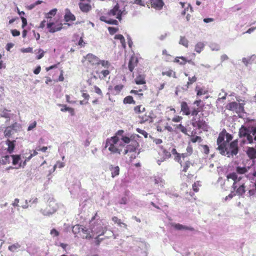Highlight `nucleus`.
I'll return each mask as SVG.
<instances>
[{
    "label": "nucleus",
    "mask_w": 256,
    "mask_h": 256,
    "mask_svg": "<svg viewBox=\"0 0 256 256\" xmlns=\"http://www.w3.org/2000/svg\"><path fill=\"white\" fill-rule=\"evenodd\" d=\"M136 137L139 138L138 135L136 136H131L130 137L127 136H122L121 138V140L124 142L125 144H128L126 147L124 146V152H122L123 155H126L129 152H135L136 149L138 147L139 144L135 140Z\"/></svg>",
    "instance_id": "5"
},
{
    "label": "nucleus",
    "mask_w": 256,
    "mask_h": 256,
    "mask_svg": "<svg viewBox=\"0 0 256 256\" xmlns=\"http://www.w3.org/2000/svg\"><path fill=\"white\" fill-rule=\"evenodd\" d=\"M36 121H34L32 123L30 124L28 128V130L30 131L32 130L34 128L36 127Z\"/></svg>",
    "instance_id": "57"
},
{
    "label": "nucleus",
    "mask_w": 256,
    "mask_h": 256,
    "mask_svg": "<svg viewBox=\"0 0 256 256\" xmlns=\"http://www.w3.org/2000/svg\"><path fill=\"white\" fill-rule=\"evenodd\" d=\"M82 62L91 65H96L99 64V59L98 57L92 54H89L84 57Z\"/></svg>",
    "instance_id": "14"
},
{
    "label": "nucleus",
    "mask_w": 256,
    "mask_h": 256,
    "mask_svg": "<svg viewBox=\"0 0 256 256\" xmlns=\"http://www.w3.org/2000/svg\"><path fill=\"white\" fill-rule=\"evenodd\" d=\"M138 118L140 119V123L142 124L146 122H152V118L150 116V114L148 112L145 114L142 113L139 114Z\"/></svg>",
    "instance_id": "18"
},
{
    "label": "nucleus",
    "mask_w": 256,
    "mask_h": 256,
    "mask_svg": "<svg viewBox=\"0 0 256 256\" xmlns=\"http://www.w3.org/2000/svg\"><path fill=\"white\" fill-rule=\"evenodd\" d=\"M123 102L124 104H135L136 102L134 100L133 97L131 96H128L125 97L123 100Z\"/></svg>",
    "instance_id": "36"
},
{
    "label": "nucleus",
    "mask_w": 256,
    "mask_h": 256,
    "mask_svg": "<svg viewBox=\"0 0 256 256\" xmlns=\"http://www.w3.org/2000/svg\"><path fill=\"white\" fill-rule=\"evenodd\" d=\"M250 128H246L244 126L239 129L238 136L240 138H246V140H243L241 143L244 144L246 143L252 144L253 138L252 135L250 134Z\"/></svg>",
    "instance_id": "7"
},
{
    "label": "nucleus",
    "mask_w": 256,
    "mask_h": 256,
    "mask_svg": "<svg viewBox=\"0 0 256 256\" xmlns=\"http://www.w3.org/2000/svg\"><path fill=\"white\" fill-rule=\"evenodd\" d=\"M106 230V228L103 227L100 224H97L92 228L90 232L89 231L88 232L87 230L82 228V234L81 235V236L83 238L89 239L94 236V234H98V236H102L104 234Z\"/></svg>",
    "instance_id": "6"
},
{
    "label": "nucleus",
    "mask_w": 256,
    "mask_h": 256,
    "mask_svg": "<svg viewBox=\"0 0 256 256\" xmlns=\"http://www.w3.org/2000/svg\"><path fill=\"white\" fill-rule=\"evenodd\" d=\"M82 96L83 98H84V100L82 101L81 100V104H87L90 98V96L87 94L83 93Z\"/></svg>",
    "instance_id": "52"
},
{
    "label": "nucleus",
    "mask_w": 256,
    "mask_h": 256,
    "mask_svg": "<svg viewBox=\"0 0 256 256\" xmlns=\"http://www.w3.org/2000/svg\"><path fill=\"white\" fill-rule=\"evenodd\" d=\"M191 60H187L186 58L184 56H179L175 58L174 62L179 63L181 65H184L187 62H190Z\"/></svg>",
    "instance_id": "32"
},
{
    "label": "nucleus",
    "mask_w": 256,
    "mask_h": 256,
    "mask_svg": "<svg viewBox=\"0 0 256 256\" xmlns=\"http://www.w3.org/2000/svg\"><path fill=\"white\" fill-rule=\"evenodd\" d=\"M125 144L124 142L116 136H112L106 140L105 148H108L111 154L120 155L124 152Z\"/></svg>",
    "instance_id": "1"
},
{
    "label": "nucleus",
    "mask_w": 256,
    "mask_h": 256,
    "mask_svg": "<svg viewBox=\"0 0 256 256\" xmlns=\"http://www.w3.org/2000/svg\"><path fill=\"white\" fill-rule=\"evenodd\" d=\"M21 128V125L16 122L12 125L7 126L4 132L6 136L10 137L14 133L20 130Z\"/></svg>",
    "instance_id": "12"
},
{
    "label": "nucleus",
    "mask_w": 256,
    "mask_h": 256,
    "mask_svg": "<svg viewBox=\"0 0 256 256\" xmlns=\"http://www.w3.org/2000/svg\"><path fill=\"white\" fill-rule=\"evenodd\" d=\"M188 80L186 85L187 88H188L190 85L192 84L197 80V78L195 76H194L192 78L189 77Z\"/></svg>",
    "instance_id": "44"
},
{
    "label": "nucleus",
    "mask_w": 256,
    "mask_h": 256,
    "mask_svg": "<svg viewBox=\"0 0 256 256\" xmlns=\"http://www.w3.org/2000/svg\"><path fill=\"white\" fill-rule=\"evenodd\" d=\"M138 63V59L132 56L129 60L128 64V70L130 72H132L134 68L137 66Z\"/></svg>",
    "instance_id": "21"
},
{
    "label": "nucleus",
    "mask_w": 256,
    "mask_h": 256,
    "mask_svg": "<svg viewBox=\"0 0 256 256\" xmlns=\"http://www.w3.org/2000/svg\"><path fill=\"white\" fill-rule=\"evenodd\" d=\"M226 108L238 114H242L244 112V104L236 102L228 103L226 106Z\"/></svg>",
    "instance_id": "10"
},
{
    "label": "nucleus",
    "mask_w": 256,
    "mask_h": 256,
    "mask_svg": "<svg viewBox=\"0 0 256 256\" xmlns=\"http://www.w3.org/2000/svg\"><path fill=\"white\" fill-rule=\"evenodd\" d=\"M254 189L250 190L248 194L250 196H256V180L254 184Z\"/></svg>",
    "instance_id": "53"
},
{
    "label": "nucleus",
    "mask_w": 256,
    "mask_h": 256,
    "mask_svg": "<svg viewBox=\"0 0 256 256\" xmlns=\"http://www.w3.org/2000/svg\"><path fill=\"white\" fill-rule=\"evenodd\" d=\"M12 161L13 165H16L18 164V166L16 168H17L22 166V163L21 158L20 155H12Z\"/></svg>",
    "instance_id": "24"
},
{
    "label": "nucleus",
    "mask_w": 256,
    "mask_h": 256,
    "mask_svg": "<svg viewBox=\"0 0 256 256\" xmlns=\"http://www.w3.org/2000/svg\"><path fill=\"white\" fill-rule=\"evenodd\" d=\"M179 44L186 48H188V41L185 36H180Z\"/></svg>",
    "instance_id": "41"
},
{
    "label": "nucleus",
    "mask_w": 256,
    "mask_h": 256,
    "mask_svg": "<svg viewBox=\"0 0 256 256\" xmlns=\"http://www.w3.org/2000/svg\"><path fill=\"white\" fill-rule=\"evenodd\" d=\"M146 76L144 74H139L136 76L134 82L137 84H146Z\"/></svg>",
    "instance_id": "22"
},
{
    "label": "nucleus",
    "mask_w": 256,
    "mask_h": 256,
    "mask_svg": "<svg viewBox=\"0 0 256 256\" xmlns=\"http://www.w3.org/2000/svg\"><path fill=\"white\" fill-rule=\"evenodd\" d=\"M238 140H235L232 142L228 148L226 146V151L224 156L227 155L228 157L236 156L238 152Z\"/></svg>",
    "instance_id": "9"
},
{
    "label": "nucleus",
    "mask_w": 256,
    "mask_h": 256,
    "mask_svg": "<svg viewBox=\"0 0 256 256\" xmlns=\"http://www.w3.org/2000/svg\"><path fill=\"white\" fill-rule=\"evenodd\" d=\"M109 170L111 172V174L112 178H114L120 174V167L118 166H114L112 164L110 165L109 166Z\"/></svg>",
    "instance_id": "23"
},
{
    "label": "nucleus",
    "mask_w": 256,
    "mask_h": 256,
    "mask_svg": "<svg viewBox=\"0 0 256 256\" xmlns=\"http://www.w3.org/2000/svg\"><path fill=\"white\" fill-rule=\"evenodd\" d=\"M181 166L180 176L182 178H186V181H189L192 179L196 174V169L194 168V164L189 160H187L184 163L181 162L180 164Z\"/></svg>",
    "instance_id": "3"
},
{
    "label": "nucleus",
    "mask_w": 256,
    "mask_h": 256,
    "mask_svg": "<svg viewBox=\"0 0 256 256\" xmlns=\"http://www.w3.org/2000/svg\"><path fill=\"white\" fill-rule=\"evenodd\" d=\"M57 9L56 8H54L50 10L46 14L45 16L46 18H50L52 17V16H54L56 12H57Z\"/></svg>",
    "instance_id": "45"
},
{
    "label": "nucleus",
    "mask_w": 256,
    "mask_h": 256,
    "mask_svg": "<svg viewBox=\"0 0 256 256\" xmlns=\"http://www.w3.org/2000/svg\"><path fill=\"white\" fill-rule=\"evenodd\" d=\"M47 28L50 32L53 33L60 30L62 28V24L56 25L54 22H49L47 23Z\"/></svg>",
    "instance_id": "17"
},
{
    "label": "nucleus",
    "mask_w": 256,
    "mask_h": 256,
    "mask_svg": "<svg viewBox=\"0 0 256 256\" xmlns=\"http://www.w3.org/2000/svg\"><path fill=\"white\" fill-rule=\"evenodd\" d=\"M176 128L179 130L182 133H184V134H186L187 129L182 124H179L178 125H176Z\"/></svg>",
    "instance_id": "50"
},
{
    "label": "nucleus",
    "mask_w": 256,
    "mask_h": 256,
    "mask_svg": "<svg viewBox=\"0 0 256 256\" xmlns=\"http://www.w3.org/2000/svg\"><path fill=\"white\" fill-rule=\"evenodd\" d=\"M108 30L109 33L110 34L112 35V34H114L115 33H116L118 31V29L117 28L108 27Z\"/></svg>",
    "instance_id": "55"
},
{
    "label": "nucleus",
    "mask_w": 256,
    "mask_h": 256,
    "mask_svg": "<svg viewBox=\"0 0 256 256\" xmlns=\"http://www.w3.org/2000/svg\"><path fill=\"white\" fill-rule=\"evenodd\" d=\"M64 18L66 22L74 21L75 20V16L72 14L70 10L66 8L65 10V14Z\"/></svg>",
    "instance_id": "26"
},
{
    "label": "nucleus",
    "mask_w": 256,
    "mask_h": 256,
    "mask_svg": "<svg viewBox=\"0 0 256 256\" xmlns=\"http://www.w3.org/2000/svg\"><path fill=\"white\" fill-rule=\"evenodd\" d=\"M91 0H81V11L88 12L92 10Z\"/></svg>",
    "instance_id": "16"
},
{
    "label": "nucleus",
    "mask_w": 256,
    "mask_h": 256,
    "mask_svg": "<svg viewBox=\"0 0 256 256\" xmlns=\"http://www.w3.org/2000/svg\"><path fill=\"white\" fill-rule=\"evenodd\" d=\"M201 186L200 182V181H196L194 182V184H192V190H193L197 192L199 190V187Z\"/></svg>",
    "instance_id": "49"
},
{
    "label": "nucleus",
    "mask_w": 256,
    "mask_h": 256,
    "mask_svg": "<svg viewBox=\"0 0 256 256\" xmlns=\"http://www.w3.org/2000/svg\"><path fill=\"white\" fill-rule=\"evenodd\" d=\"M162 74V76H166L169 78L172 77L174 78H176V72H174L172 70L171 68H166L164 70Z\"/></svg>",
    "instance_id": "25"
},
{
    "label": "nucleus",
    "mask_w": 256,
    "mask_h": 256,
    "mask_svg": "<svg viewBox=\"0 0 256 256\" xmlns=\"http://www.w3.org/2000/svg\"><path fill=\"white\" fill-rule=\"evenodd\" d=\"M124 87V85L122 84L115 86L112 90L114 91V93L115 94H118L120 92V91L123 89Z\"/></svg>",
    "instance_id": "40"
},
{
    "label": "nucleus",
    "mask_w": 256,
    "mask_h": 256,
    "mask_svg": "<svg viewBox=\"0 0 256 256\" xmlns=\"http://www.w3.org/2000/svg\"><path fill=\"white\" fill-rule=\"evenodd\" d=\"M10 112L11 111L10 110L6 108H2L0 110V116L6 118V121L10 120V118L14 116V114Z\"/></svg>",
    "instance_id": "20"
},
{
    "label": "nucleus",
    "mask_w": 256,
    "mask_h": 256,
    "mask_svg": "<svg viewBox=\"0 0 256 256\" xmlns=\"http://www.w3.org/2000/svg\"><path fill=\"white\" fill-rule=\"evenodd\" d=\"M202 148L203 149L204 152L205 154H208L210 152V149H209V147L208 146H207L206 144L202 145Z\"/></svg>",
    "instance_id": "64"
},
{
    "label": "nucleus",
    "mask_w": 256,
    "mask_h": 256,
    "mask_svg": "<svg viewBox=\"0 0 256 256\" xmlns=\"http://www.w3.org/2000/svg\"><path fill=\"white\" fill-rule=\"evenodd\" d=\"M50 234L53 236H56L59 235V232L55 228H52L50 232Z\"/></svg>",
    "instance_id": "62"
},
{
    "label": "nucleus",
    "mask_w": 256,
    "mask_h": 256,
    "mask_svg": "<svg viewBox=\"0 0 256 256\" xmlns=\"http://www.w3.org/2000/svg\"><path fill=\"white\" fill-rule=\"evenodd\" d=\"M94 89L96 93L98 94L100 96H102V92L101 90L98 86H94Z\"/></svg>",
    "instance_id": "63"
},
{
    "label": "nucleus",
    "mask_w": 256,
    "mask_h": 256,
    "mask_svg": "<svg viewBox=\"0 0 256 256\" xmlns=\"http://www.w3.org/2000/svg\"><path fill=\"white\" fill-rule=\"evenodd\" d=\"M162 54L166 56V58L167 60H169L172 57V56L168 53L166 49L162 50Z\"/></svg>",
    "instance_id": "61"
},
{
    "label": "nucleus",
    "mask_w": 256,
    "mask_h": 256,
    "mask_svg": "<svg viewBox=\"0 0 256 256\" xmlns=\"http://www.w3.org/2000/svg\"><path fill=\"white\" fill-rule=\"evenodd\" d=\"M226 130L220 132L217 138L216 143L218 145V149L222 155H225L226 151L227 142L224 141Z\"/></svg>",
    "instance_id": "8"
},
{
    "label": "nucleus",
    "mask_w": 256,
    "mask_h": 256,
    "mask_svg": "<svg viewBox=\"0 0 256 256\" xmlns=\"http://www.w3.org/2000/svg\"><path fill=\"white\" fill-rule=\"evenodd\" d=\"M12 160V156L6 155L0 159V164H9Z\"/></svg>",
    "instance_id": "33"
},
{
    "label": "nucleus",
    "mask_w": 256,
    "mask_h": 256,
    "mask_svg": "<svg viewBox=\"0 0 256 256\" xmlns=\"http://www.w3.org/2000/svg\"><path fill=\"white\" fill-rule=\"evenodd\" d=\"M58 208L54 200H50L48 202V205L45 209H42L40 212L44 215L49 216L54 213Z\"/></svg>",
    "instance_id": "11"
},
{
    "label": "nucleus",
    "mask_w": 256,
    "mask_h": 256,
    "mask_svg": "<svg viewBox=\"0 0 256 256\" xmlns=\"http://www.w3.org/2000/svg\"><path fill=\"white\" fill-rule=\"evenodd\" d=\"M246 154L250 159L256 158V149L254 148H248Z\"/></svg>",
    "instance_id": "30"
},
{
    "label": "nucleus",
    "mask_w": 256,
    "mask_h": 256,
    "mask_svg": "<svg viewBox=\"0 0 256 256\" xmlns=\"http://www.w3.org/2000/svg\"><path fill=\"white\" fill-rule=\"evenodd\" d=\"M182 120V117L180 116H176L172 119V120L175 122H180Z\"/></svg>",
    "instance_id": "58"
},
{
    "label": "nucleus",
    "mask_w": 256,
    "mask_h": 256,
    "mask_svg": "<svg viewBox=\"0 0 256 256\" xmlns=\"http://www.w3.org/2000/svg\"><path fill=\"white\" fill-rule=\"evenodd\" d=\"M204 44L202 42H198L195 46L194 50L200 54L204 50Z\"/></svg>",
    "instance_id": "35"
},
{
    "label": "nucleus",
    "mask_w": 256,
    "mask_h": 256,
    "mask_svg": "<svg viewBox=\"0 0 256 256\" xmlns=\"http://www.w3.org/2000/svg\"><path fill=\"white\" fill-rule=\"evenodd\" d=\"M236 171L239 174H244L248 172V168L246 167L237 166Z\"/></svg>",
    "instance_id": "46"
},
{
    "label": "nucleus",
    "mask_w": 256,
    "mask_h": 256,
    "mask_svg": "<svg viewBox=\"0 0 256 256\" xmlns=\"http://www.w3.org/2000/svg\"><path fill=\"white\" fill-rule=\"evenodd\" d=\"M250 135H252L254 136V139L256 140V127L252 126L250 128Z\"/></svg>",
    "instance_id": "54"
},
{
    "label": "nucleus",
    "mask_w": 256,
    "mask_h": 256,
    "mask_svg": "<svg viewBox=\"0 0 256 256\" xmlns=\"http://www.w3.org/2000/svg\"><path fill=\"white\" fill-rule=\"evenodd\" d=\"M195 90L196 92L197 96H201L206 94L208 90H206L204 87L200 86H196L195 88Z\"/></svg>",
    "instance_id": "29"
},
{
    "label": "nucleus",
    "mask_w": 256,
    "mask_h": 256,
    "mask_svg": "<svg viewBox=\"0 0 256 256\" xmlns=\"http://www.w3.org/2000/svg\"><path fill=\"white\" fill-rule=\"evenodd\" d=\"M20 247V245L18 243H15L8 248L9 250L12 252H16L18 250V249Z\"/></svg>",
    "instance_id": "39"
},
{
    "label": "nucleus",
    "mask_w": 256,
    "mask_h": 256,
    "mask_svg": "<svg viewBox=\"0 0 256 256\" xmlns=\"http://www.w3.org/2000/svg\"><path fill=\"white\" fill-rule=\"evenodd\" d=\"M72 232L75 235V236H78V234L80 232V226L78 224L74 225L72 227Z\"/></svg>",
    "instance_id": "43"
},
{
    "label": "nucleus",
    "mask_w": 256,
    "mask_h": 256,
    "mask_svg": "<svg viewBox=\"0 0 256 256\" xmlns=\"http://www.w3.org/2000/svg\"><path fill=\"white\" fill-rule=\"evenodd\" d=\"M134 4L143 6H150L149 0H134Z\"/></svg>",
    "instance_id": "34"
},
{
    "label": "nucleus",
    "mask_w": 256,
    "mask_h": 256,
    "mask_svg": "<svg viewBox=\"0 0 256 256\" xmlns=\"http://www.w3.org/2000/svg\"><path fill=\"white\" fill-rule=\"evenodd\" d=\"M101 74H102V76H100V78H106L107 76H108L110 74V71L108 70H103L101 72Z\"/></svg>",
    "instance_id": "56"
},
{
    "label": "nucleus",
    "mask_w": 256,
    "mask_h": 256,
    "mask_svg": "<svg viewBox=\"0 0 256 256\" xmlns=\"http://www.w3.org/2000/svg\"><path fill=\"white\" fill-rule=\"evenodd\" d=\"M44 53L45 52H44L42 49H38V52H36V54H38L36 57V59L40 60L44 56Z\"/></svg>",
    "instance_id": "51"
},
{
    "label": "nucleus",
    "mask_w": 256,
    "mask_h": 256,
    "mask_svg": "<svg viewBox=\"0 0 256 256\" xmlns=\"http://www.w3.org/2000/svg\"><path fill=\"white\" fill-rule=\"evenodd\" d=\"M172 154L175 156L174 160L178 162L179 164H181L182 160H180L179 157V153H178L175 148H173L171 151Z\"/></svg>",
    "instance_id": "42"
},
{
    "label": "nucleus",
    "mask_w": 256,
    "mask_h": 256,
    "mask_svg": "<svg viewBox=\"0 0 256 256\" xmlns=\"http://www.w3.org/2000/svg\"><path fill=\"white\" fill-rule=\"evenodd\" d=\"M181 112L182 114L186 116L192 115V110H190V108L186 102H182L180 103Z\"/></svg>",
    "instance_id": "19"
},
{
    "label": "nucleus",
    "mask_w": 256,
    "mask_h": 256,
    "mask_svg": "<svg viewBox=\"0 0 256 256\" xmlns=\"http://www.w3.org/2000/svg\"><path fill=\"white\" fill-rule=\"evenodd\" d=\"M100 20L101 21L104 22L108 24H114V25L118 24V22L116 20H112V19L108 20L106 18V17L104 16H101L100 18Z\"/></svg>",
    "instance_id": "31"
},
{
    "label": "nucleus",
    "mask_w": 256,
    "mask_h": 256,
    "mask_svg": "<svg viewBox=\"0 0 256 256\" xmlns=\"http://www.w3.org/2000/svg\"><path fill=\"white\" fill-rule=\"evenodd\" d=\"M226 178L228 180L232 179V180H234L232 188L234 190H236L237 194L238 196H242L245 193V184L244 182H240L242 177H238L237 174L236 172H232L228 174L226 176Z\"/></svg>",
    "instance_id": "4"
},
{
    "label": "nucleus",
    "mask_w": 256,
    "mask_h": 256,
    "mask_svg": "<svg viewBox=\"0 0 256 256\" xmlns=\"http://www.w3.org/2000/svg\"><path fill=\"white\" fill-rule=\"evenodd\" d=\"M16 140H8L6 141V144L7 146H8L7 150L9 153H12L14 150V148H15L16 146Z\"/></svg>",
    "instance_id": "28"
},
{
    "label": "nucleus",
    "mask_w": 256,
    "mask_h": 256,
    "mask_svg": "<svg viewBox=\"0 0 256 256\" xmlns=\"http://www.w3.org/2000/svg\"><path fill=\"white\" fill-rule=\"evenodd\" d=\"M202 140V138L200 136H194L190 138V142L195 143L196 142H200Z\"/></svg>",
    "instance_id": "47"
},
{
    "label": "nucleus",
    "mask_w": 256,
    "mask_h": 256,
    "mask_svg": "<svg viewBox=\"0 0 256 256\" xmlns=\"http://www.w3.org/2000/svg\"><path fill=\"white\" fill-rule=\"evenodd\" d=\"M149 2L151 7L157 10H162L164 4L162 0H149Z\"/></svg>",
    "instance_id": "15"
},
{
    "label": "nucleus",
    "mask_w": 256,
    "mask_h": 256,
    "mask_svg": "<svg viewBox=\"0 0 256 256\" xmlns=\"http://www.w3.org/2000/svg\"><path fill=\"white\" fill-rule=\"evenodd\" d=\"M112 220L115 223L117 224L119 226H122V224L124 225V226H126V224L124 223H123L121 222V220L119 219L116 216H113L112 218Z\"/></svg>",
    "instance_id": "48"
},
{
    "label": "nucleus",
    "mask_w": 256,
    "mask_h": 256,
    "mask_svg": "<svg viewBox=\"0 0 256 256\" xmlns=\"http://www.w3.org/2000/svg\"><path fill=\"white\" fill-rule=\"evenodd\" d=\"M107 14L109 16H115L117 19L120 20H122V12L120 10L118 4H116L113 8L108 12Z\"/></svg>",
    "instance_id": "13"
},
{
    "label": "nucleus",
    "mask_w": 256,
    "mask_h": 256,
    "mask_svg": "<svg viewBox=\"0 0 256 256\" xmlns=\"http://www.w3.org/2000/svg\"><path fill=\"white\" fill-rule=\"evenodd\" d=\"M202 106L192 108L191 120L192 125L198 129L205 130L208 126L204 118V114L202 112Z\"/></svg>",
    "instance_id": "2"
},
{
    "label": "nucleus",
    "mask_w": 256,
    "mask_h": 256,
    "mask_svg": "<svg viewBox=\"0 0 256 256\" xmlns=\"http://www.w3.org/2000/svg\"><path fill=\"white\" fill-rule=\"evenodd\" d=\"M186 153L188 156L191 155L193 152V148H192V146L188 145L186 148Z\"/></svg>",
    "instance_id": "59"
},
{
    "label": "nucleus",
    "mask_w": 256,
    "mask_h": 256,
    "mask_svg": "<svg viewBox=\"0 0 256 256\" xmlns=\"http://www.w3.org/2000/svg\"><path fill=\"white\" fill-rule=\"evenodd\" d=\"M173 226L174 228L178 230H188L190 231H194V228L190 226H184L180 224H173Z\"/></svg>",
    "instance_id": "27"
},
{
    "label": "nucleus",
    "mask_w": 256,
    "mask_h": 256,
    "mask_svg": "<svg viewBox=\"0 0 256 256\" xmlns=\"http://www.w3.org/2000/svg\"><path fill=\"white\" fill-rule=\"evenodd\" d=\"M225 137L226 138V142H227V144L232 139V135L230 134L229 133L226 132V130Z\"/></svg>",
    "instance_id": "60"
},
{
    "label": "nucleus",
    "mask_w": 256,
    "mask_h": 256,
    "mask_svg": "<svg viewBox=\"0 0 256 256\" xmlns=\"http://www.w3.org/2000/svg\"><path fill=\"white\" fill-rule=\"evenodd\" d=\"M114 39L120 40V43L122 44V46L124 48H126L125 39H124V36L122 34H116L114 36Z\"/></svg>",
    "instance_id": "37"
},
{
    "label": "nucleus",
    "mask_w": 256,
    "mask_h": 256,
    "mask_svg": "<svg viewBox=\"0 0 256 256\" xmlns=\"http://www.w3.org/2000/svg\"><path fill=\"white\" fill-rule=\"evenodd\" d=\"M134 110L135 113L140 114L146 111V108L144 107H142V105H139L135 106Z\"/></svg>",
    "instance_id": "38"
}]
</instances>
